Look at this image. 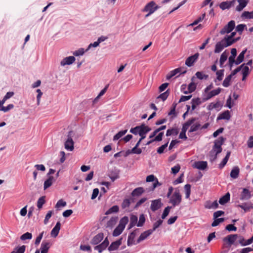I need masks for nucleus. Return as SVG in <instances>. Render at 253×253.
<instances>
[{
	"instance_id": "36",
	"label": "nucleus",
	"mask_w": 253,
	"mask_h": 253,
	"mask_svg": "<svg viewBox=\"0 0 253 253\" xmlns=\"http://www.w3.org/2000/svg\"><path fill=\"white\" fill-rule=\"evenodd\" d=\"M179 132V130L177 128H172L171 129H169L167 131L166 135L167 136H170L171 135H176Z\"/></svg>"
},
{
	"instance_id": "58",
	"label": "nucleus",
	"mask_w": 253,
	"mask_h": 253,
	"mask_svg": "<svg viewBox=\"0 0 253 253\" xmlns=\"http://www.w3.org/2000/svg\"><path fill=\"white\" fill-rule=\"evenodd\" d=\"M196 88V84L194 83H191L188 87V91L190 93L193 92Z\"/></svg>"
},
{
	"instance_id": "57",
	"label": "nucleus",
	"mask_w": 253,
	"mask_h": 253,
	"mask_svg": "<svg viewBox=\"0 0 253 253\" xmlns=\"http://www.w3.org/2000/svg\"><path fill=\"white\" fill-rule=\"evenodd\" d=\"M239 207H240L241 209L244 210L245 211H249L251 208H253V207L252 206H249L247 203L243 204L242 205H240L238 206Z\"/></svg>"
},
{
	"instance_id": "6",
	"label": "nucleus",
	"mask_w": 253,
	"mask_h": 253,
	"mask_svg": "<svg viewBox=\"0 0 253 253\" xmlns=\"http://www.w3.org/2000/svg\"><path fill=\"white\" fill-rule=\"evenodd\" d=\"M235 27V22L233 20L230 21L220 31L221 35L228 34L232 32Z\"/></svg>"
},
{
	"instance_id": "49",
	"label": "nucleus",
	"mask_w": 253,
	"mask_h": 253,
	"mask_svg": "<svg viewBox=\"0 0 253 253\" xmlns=\"http://www.w3.org/2000/svg\"><path fill=\"white\" fill-rule=\"evenodd\" d=\"M242 16L248 19H253V11L252 12L244 11Z\"/></svg>"
},
{
	"instance_id": "29",
	"label": "nucleus",
	"mask_w": 253,
	"mask_h": 253,
	"mask_svg": "<svg viewBox=\"0 0 253 253\" xmlns=\"http://www.w3.org/2000/svg\"><path fill=\"white\" fill-rule=\"evenodd\" d=\"M202 102H204L203 99L201 100L200 98H193L191 101L192 110H194L196 107L201 104Z\"/></svg>"
},
{
	"instance_id": "37",
	"label": "nucleus",
	"mask_w": 253,
	"mask_h": 253,
	"mask_svg": "<svg viewBox=\"0 0 253 253\" xmlns=\"http://www.w3.org/2000/svg\"><path fill=\"white\" fill-rule=\"evenodd\" d=\"M200 126L201 124L198 122H196L195 124H193V125L191 126L190 129L188 131V133L198 130L200 128Z\"/></svg>"
},
{
	"instance_id": "25",
	"label": "nucleus",
	"mask_w": 253,
	"mask_h": 253,
	"mask_svg": "<svg viewBox=\"0 0 253 253\" xmlns=\"http://www.w3.org/2000/svg\"><path fill=\"white\" fill-rule=\"evenodd\" d=\"M152 233L153 232H152V231L150 229L144 232L140 235L139 238L137 239V243H139L140 242L144 240L149 236H150L151 234H152Z\"/></svg>"
},
{
	"instance_id": "2",
	"label": "nucleus",
	"mask_w": 253,
	"mask_h": 253,
	"mask_svg": "<svg viewBox=\"0 0 253 253\" xmlns=\"http://www.w3.org/2000/svg\"><path fill=\"white\" fill-rule=\"evenodd\" d=\"M128 221V218L127 216L123 217L120 221L118 226L115 229L113 232V236L117 237L120 235L124 230L126 225Z\"/></svg>"
},
{
	"instance_id": "47",
	"label": "nucleus",
	"mask_w": 253,
	"mask_h": 253,
	"mask_svg": "<svg viewBox=\"0 0 253 253\" xmlns=\"http://www.w3.org/2000/svg\"><path fill=\"white\" fill-rule=\"evenodd\" d=\"M142 127V125L139 126H136L134 128H131L130 130V132L134 134H139V131L141 130Z\"/></svg>"
},
{
	"instance_id": "55",
	"label": "nucleus",
	"mask_w": 253,
	"mask_h": 253,
	"mask_svg": "<svg viewBox=\"0 0 253 253\" xmlns=\"http://www.w3.org/2000/svg\"><path fill=\"white\" fill-rule=\"evenodd\" d=\"M14 108V105L12 104H10L8 105L6 107H2L0 108V111H3L4 112H7L9 111L10 110L13 109Z\"/></svg>"
},
{
	"instance_id": "15",
	"label": "nucleus",
	"mask_w": 253,
	"mask_h": 253,
	"mask_svg": "<svg viewBox=\"0 0 253 253\" xmlns=\"http://www.w3.org/2000/svg\"><path fill=\"white\" fill-rule=\"evenodd\" d=\"M252 197L251 193L249 189L243 188L240 195V199L241 200H248Z\"/></svg>"
},
{
	"instance_id": "10",
	"label": "nucleus",
	"mask_w": 253,
	"mask_h": 253,
	"mask_svg": "<svg viewBox=\"0 0 253 253\" xmlns=\"http://www.w3.org/2000/svg\"><path fill=\"white\" fill-rule=\"evenodd\" d=\"M199 54L198 53H195L193 55L188 57L185 61V65L188 67L193 66L194 63L198 59Z\"/></svg>"
},
{
	"instance_id": "53",
	"label": "nucleus",
	"mask_w": 253,
	"mask_h": 253,
	"mask_svg": "<svg viewBox=\"0 0 253 253\" xmlns=\"http://www.w3.org/2000/svg\"><path fill=\"white\" fill-rule=\"evenodd\" d=\"M213 222L211 224V226L212 227H215L217 226L220 223H221L224 221V218H215L214 219Z\"/></svg>"
},
{
	"instance_id": "20",
	"label": "nucleus",
	"mask_w": 253,
	"mask_h": 253,
	"mask_svg": "<svg viewBox=\"0 0 253 253\" xmlns=\"http://www.w3.org/2000/svg\"><path fill=\"white\" fill-rule=\"evenodd\" d=\"M207 162L206 161H198L194 163V167L200 170H204L207 167Z\"/></svg>"
},
{
	"instance_id": "8",
	"label": "nucleus",
	"mask_w": 253,
	"mask_h": 253,
	"mask_svg": "<svg viewBox=\"0 0 253 253\" xmlns=\"http://www.w3.org/2000/svg\"><path fill=\"white\" fill-rule=\"evenodd\" d=\"M158 8V7L156 5L155 2L153 1H151L145 5L142 11L143 12H150V13H153Z\"/></svg>"
},
{
	"instance_id": "23",
	"label": "nucleus",
	"mask_w": 253,
	"mask_h": 253,
	"mask_svg": "<svg viewBox=\"0 0 253 253\" xmlns=\"http://www.w3.org/2000/svg\"><path fill=\"white\" fill-rule=\"evenodd\" d=\"M61 224L59 221L57 222L55 227L51 231V236L53 237H56L59 234Z\"/></svg>"
},
{
	"instance_id": "45",
	"label": "nucleus",
	"mask_w": 253,
	"mask_h": 253,
	"mask_svg": "<svg viewBox=\"0 0 253 253\" xmlns=\"http://www.w3.org/2000/svg\"><path fill=\"white\" fill-rule=\"evenodd\" d=\"M85 50L83 48H80L79 49L75 50L73 52V55L76 56H79L83 55L85 52Z\"/></svg>"
},
{
	"instance_id": "13",
	"label": "nucleus",
	"mask_w": 253,
	"mask_h": 253,
	"mask_svg": "<svg viewBox=\"0 0 253 253\" xmlns=\"http://www.w3.org/2000/svg\"><path fill=\"white\" fill-rule=\"evenodd\" d=\"M162 205L161 199L153 200L151 202V209L152 211H155L159 209Z\"/></svg>"
},
{
	"instance_id": "14",
	"label": "nucleus",
	"mask_w": 253,
	"mask_h": 253,
	"mask_svg": "<svg viewBox=\"0 0 253 253\" xmlns=\"http://www.w3.org/2000/svg\"><path fill=\"white\" fill-rule=\"evenodd\" d=\"M109 241L108 240L107 238H106L101 244L96 246L94 247V250H97L99 253H101L107 247V246L109 245Z\"/></svg>"
},
{
	"instance_id": "31",
	"label": "nucleus",
	"mask_w": 253,
	"mask_h": 253,
	"mask_svg": "<svg viewBox=\"0 0 253 253\" xmlns=\"http://www.w3.org/2000/svg\"><path fill=\"white\" fill-rule=\"evenodd\" d=\"M229 53L226 50L224 51L221 55L219 62L220 67H222L223 64L224 63L225 61L227 60Z\"/></svg>"
},
{
	"instance_id": "11",
	"label": "nucleus",
	"mask_w": 253,
	"mask_h": 253,
	"mask_svg": "<svg viewBox=\"0 0 253 253\" xmlns=\"http://www.w3.org/2000/svg\"><path fill=\"white\" fill-rule=\"evenodd\" d=\"M76 60L75 57L73 56L66 57L63 59L60 62L61 66H65V65H70L73 64Z\"/></svg>"
},
{
	"instance_id": "32",
	"label": "nucleus",
	"mask_w": 253,
	"mask_h": 253,
	"mask_svg": "<svg viewBox=\"0 0 253 253\" xmlns=\"http://www.w3.org/2000/svg\"><path fill=\"white\" fill-rule=\"evenodd\" d=\"M230 197L229 193H227L224 196L220 198L219 203L221 205H224L230 200Z\"/></svg>"
},
{
	"instance_id": "3",
	"label": "nucleus",
	"mask_w": 253,
	"mask_h": 253,
	"mask_svg": "<svg viewBox=\"0 0 253 253\" xmlns=\"http://www.w3.org/2000/svg\"><path fill=\"white\" fill-rule=\"evenodd\" d=\"M169 198V203L172 205V208L179 206L182 201V196L178 190H175Z\"/></svg>"
},
{
	"instance_id": "33",
	"label": "nucleus",
	"mask_w": 253,
	"mask_h": 253,
	"mask_svg": "<svg viewBox=\"0 0 253 253\" xmlns=\"http://www.w3.org/2000/svg\"><path fill=\"white\" fill-rule=\"evenodd\" d=\"M247 51V49L243 50L238 55L237 59L236 60V65H238L242 63L244 59L245 54Z\"/></svg>"
},
{
	"instance_id": "38",
	"label": "nucleus",
	"mask_w": 253,
	"mask_h": 253,
	"mask_svg": "<svg viewBox=\"0 0 253 253\" xmlns=\"http://www.w3.org/2000/svg\"><path fill=\"white\" fill-rule=\"evenodd\" d=\"M239 173V169L238 167H235L230 172V176L233 178H236L238 176Z\"/></svg>"
},
{
	"instance_id": "22",
	"label": "nucleus",
	"mask_w": 253,
	"mask_h": 253,
	"mask_svg": "<svg viewBox=\"0 0 253 253\" xmlns=\"http://www.w3.org/2000/svg\"><path fill=\"white\" fill-rule=\"evenodd\" d=\"M56 179L52 176H49L47 179H46L43 184V189L45 190L52 185L53 183L55 181Z\"/></svg>"
},
{
	"instance_id": "30",
	"label": "nucleus",
	"mask_w": 253,
	"mask_h": 253,
	"mask_svg": "<svg viewBox=\"0 0 253 253\" xmlns=\"http://www.w3.org/2000/svg\"><path fill=\"white\" fill-rule=\"evenodd\" d=\"M230 114L229 111H226L221 114L217 118L218 120H229L230 119Z\"/></svg>"
},
{
	"instance_id": "60",
	"label": "nucleus",
	"mask_w": 253,
	"mask_h": 253,
	"mask_svg": "<svg viewBox=\"0 0 253 253\" xmlns=\"http://www.w3.org/2000/svg\"><path fill=\"white\" fill-rule=\"evenodd\" d=\"M66 205V202L64 201L62 199L59 200L56 204L55 208H59L60 207H63Z\"/></svg>"
},
{
	"instance_id": "9",
	"label": "nucleus",
	"mask_w": 253,
	"mask_h": 253,
	"mask_svg": "<svg viewBox=\"0 0 253 253\" xmlns=\"http://www.w3.org/2000/svg\"><path fill=\"white\" fill-rule=\"evenodd\" d=\"M238 237V234H231L224 238L223 241L230 246L234 244L235 242L237 240Z\"/></svg>"
},
{
	"instance_id": "63",
	"label": "nucleus",
	"mask_w": 253,
	"mask_h": 253,
	"mask_svg": "<svg viewBox=\"0 0 253 253\" xmlns=\"http://www.w3.org/2000/svg\"><path fill=\"white\" fill-rule=\"evenodd\" d=\"M168 142L166 144L162 145L161 147L158 148L157 149V153L159 154H162L164 152V150L168 147Z\"/></svg>"
},
{
	"instance_id": "43",
	"label": "nucleus",
	"mask_w": 253,
	"mask_h": 253,
	"mask_svg": "<svg viewBox=\"0 0 253 253\" xmlns=\"http://www.w3.org/2000/svg\"><path fill=\"white\" fill-rule=\"evenodd\" d=\"M184 189L185 191V198L188 199L191 194V185L188 184H186L184 186Z\"/></svg>"
},
{
	"instance_id": "34",
	"label": "nucleus",
	"mask_w": 253,
	"mask_h": 253,
	"mask_svg": "<svg viewBox=\"0 0 253 253\" xmlns=\"http://www.w3.org/2000/svg\"><path fill=\"white\" fill-rule=\"evenodd\" d=\"M144 190L142 187H138L133 190L131 193L132 196H139L143 193Z\"/></svg>"
},
{
	"instance_id": "4",
	"label": "nucleus",
	"mask_w": 253,
	"mask_h": 253,
	"mask_svg": "<svg viewBox=\"0 0 253 253\" xmlns=\"http://www.w3.org/2000/svg\"><path fill=\"white\" fill-rule=\"evenodd\" d=\"M232 45V42L227 41L226 39L224 38L222 40L217 42L215 45L214 53L220 52L224 48Z\"/></svg>"
},
{
	"instance_id": "35",
	"label": "nucleus",
	"mask_w": 253,
	"mask_h": 253,
	"mask_svg": "<svg viewBox=\"0 0 253 253\" xmlns=\"http://www.w3.org/2000/svg\"><path fill=\"white\" fill-rule=\"evenodd\" d=\"M136 235V231L131 232L128 237L127 245L130 246L133 244L134 239Z\"/></svg>"
},
{
	"instance_id": "54",
	"label": "nucleus",
	"mask_w": 253,
	"mask_h": 253,
	"mask_svg": "<svg viewBox=\"0 0 253 253\" xmlns=\"http://www.w3.org/2000/svg\"><path fill=\"white\" fill-rule=\"evenodd\" d=\"M162 220H158L157 221L154 223L153 229L150 230L152 231V232H153L157 228H158L162 224Z\"/></svg>"
},
{
	"instance_id": "18",
	"label": "nucleus",
	"mask_w": 253,
	"mask_h": 253,
	"mask_svg": "<svg viewBox=\"0 0 253 253\" xmlns=\"http://www.w3.org/2000/svg\"><path fill=\"white\" fill-rule=\"evenodd\" d=\"M236 1L235 0H233L230 1H223L222 2L219 4L220 8L222 10H225L226 9H229L231 7V6L234 5Z\"/></svg>"
},
{
	"instance_id": "27",
	"label": "nucleus",
	"mask_w": 253,
	"mask_h": 253,
	"mask_svg": "<svg viewBox=\"0 0 253 253\" xmlns=\"http://www.w3.org/2000/svg\"><path fill=\"white\" fill-rule=\"evenodd\" d=\"M239 5L236 7L237 11H241L247 5L249 0H237Z\"/></svg>"
},
{
	"instance_id": "28",
	"label": "nucleus",
	"mask_w": 253,
	"mask_h": 253,
	"mask_svg": "<svg viewBox=\"0 0 253 253\" xmlns=\"http://www.w3.org/2000/svg\"><path fill=\"white\" fill-rule=\"evenodd\" d=\"M119 170L117 169H115L110 172L109 176L112 181H114L119 177Z\"/></svg>"
},
{
	"instance_id": "5",
	"label": "nucleus",
	"mask_w": 253,
	"mask_h": 253,
	"mask_svg": "<svg viewBox=\"0 0 253 253\" xmlns=\"http://www.w3.org/2000/svg\"><path fill=\"white\" fill-rule=\"evenodd\" d=\"M74 134L73 131H70L67 134V138L64 142L65 149L69 151H72L74 149V142L72 137Z\"/></svg>"
},
{
	"instance_id": "59",
	"label": "nucleus",
	"mask_w": 253,
	"mask_h": 253,
	"mask_svg": "<svg viewBox=\"0 0 253 253\" xmlns=\"http://www.w3.org/2000/svg\"><path fill=\"white\" fill-rule=\"evenodd\" d=\"M53 213V211H49L47 214L45 215L44 220V224H46L48 222V220L49 218L51 217L52 214Z\"/></svg>"
},
{
	"instance_id": "12",
	"label": "nucleus",
	"mask_w": 253,
	"mask_h": 253,
	"mask_svg": "<svg viewBox=\"0 0 253 253\" xmlns=\"http://www.w3.org/2000/svg\"><path fill=\"white\" fill-rule=\"evenodd\" d=\"M221 88H218L216 89H214L211 90V91L208 93L207 96L204 98H203V101L205 102L208 100L210 99L211 97L218 95L221 91Z\"/></svg>"
},
{
	"instance_id": "19",
	"label": "nucleus",
	"mask_w": 253,
	"mask_h": 253,
	"mask_svg": "<svg viewBox=\"0 0 253 253\" xmlns=\"http://www.w3.org/2000/svg\"><path fill=\"white\" fill-rule=\"evenodd\" d=\"M104 235L103 233H99L95 235L91 240L90 243L92 245H97L103 239Z\"/></svg>"
},
{
	"instance_id": "16",
	"label": "nucleus",
	"mask_w": 253,
	"mask_h": 253,
	"mask_svg": "<svg viewBox=\"0 0 253 253\" xmlns=\"http://www.w3.org/2000/svg\"><path fill=\"white\" fill-rule=\"evenodd\" d=\"M151 130V128L148 126H145V125H142V127L141 130L139 131V135L141 136L140 140H142L146 137V134L147 132Z\"/></svg>"
},
{
	"instance_id": "48",
	"label": "nucleus",
	"mask_w": 253,
	"mask_h": 253,
	"mask_svg": "<svg viewBox=\"0 0 253 253\" xmlns=\"http://www.w3.org/2000/svg\"><path fill=\"white\" fill-rule=\"evenodd\" d=\"M220 106V104L219 102H217L216 103H211L208 106V109L209 110H211L213 109L218 108Z\"/></svg>"
},
{
	"instance_id": "26",
	"label": "nucleus",
	"mask_w": 253,
	"mask_h": 253,
	"mask_svg": "<svg viewBox=\"0 0 253 253\" xmlns=\"http://www.w3.org/2000/svg\"><path fill=\"white\" fill-rule=\"evenodd\" d=\"M122 241L121 239H120L119 240H117L115 242H114L111 243L110 246L108 248V250L109 251H113L116 250L118 249L119 246L121 245Z\"/></svg>"
},
{
	"instance_id": "56",
	"label": "nucleus",
	"mask_w": 253,
	"mask_h": 253,
	"mask_svg": "<svg viewBox=\"0 0 253 253\" xmlns=\"http://www.w3.org/2000/svg\"><path fill=\"white\" fill-rule=\"evenodd\" d=\"M216 74L217 75V80H218L219 81H220L222 80L224 75V70H218L216 72Z\"/></svg>"
},
{
	"instance_id": "1",
	"label": "nucleus",
	"mask_w": 253,
	"mask_h": 253,
	"mask_svg": "<svg viewBox=\"0 0 253 253\" xmlns=\"http://www.w3.org/2000/svg\"><path fill=\"white\" fill-rule=\"evenodd\" d=\"M225 139L220 137L214 142V145L211 151L210 160L212 161L216 159V156L222 151L221 146L224 143Z\"/></svg>"
},
{
	"instance_id": "62",
	"label": "nucleus",
	"mask_w": 253,
	"mask_h": 253,
	"mask_svg": "<svg viewBox=\"0 0 253 253\" xmlns=\"http://www.w3.org/2000/svg\"><path fill=\"white\" fill-rule=\"evenodd\" d=\"M196 76L198 79L200 80H202L204 79H206L208 77V75H206L201 72H197L196 73Z\"/></svg>"
},
{
	"instance_id": "51",
	"label": "nucleus",
	"mask_w": 253,
	"mask_h": 253,
	"mask_svg": "<svg viewBox=\"0 0 253 253\" xmlns=\"http://www.w3.org/2000/svg\"><path fill=\"white\" fill-rule=\"evenodd\" d=\"M172 208V207H170V206H168L167 207H166L164 211H163V213L162 215V219H165L169 214V211H170V210Z\"/></svg>"
},
{
	"instance_id": "7",
	"label": "nucleus",
	"mask_w": 253,
	"mask_h": 253,
	"mask_svg": "<svg viewBox=\"0 0 253 253\" xmlns=\"http://www.w3.org/2000/svg\"><path fill=\"white\" fill-rule=\"evenodd\" d=\"M187 72L186 69L184 67H180L171 71L166 76L167 80H169L172 77L176 75L177 74H184Z\"/></svg>"
},
{
	"instance_id": "52",
	"label": "nucleus",
	"mask_w": 253,
	"mask_h": 253,
	"mask_svg": "<svg viewBox=\"0 0 253 253\" xmlns=\"http://www.w3.org/2000/svg\"><path fill=\"white\" fill-rule=\"evenodd\" d=\"M32 238V234L29 232H26V233H24L20 237V239L21 240L24 241L27 239H31Z\"/></svg>"
},
{
	"instance_id": "40",
	"label": "nucleus",
	"mask_w": 253,
	"mask_h": 253,
	"mask_svg": "<svg viewBox=\"0 0 253 253\" xmlns=\"http://www.w3.org/2000/svg\"><path fill=\"white\" fill-rule=\"evenodd\" d=\"M127 131V129L122 130L117 133L113 137V140L116 141L124 135Z\"/></svg>"
},
{
	"instance_id": "64",
	"label": "nucleus",
	"mask_w": 253,
	"mask_h": 253,
	"mask_svg": "<svg viewBox=\"0 0 253 253\" xmlns=\"http://www.w3.org/2000/svg\"><path fill=\"white\" fill-rule=\"evenodd\" d=\"M168 96H169V93H168V91L167 90L166 92L161 94L158 96V98H161L162 100L165 101V100L167 99V98H168Z\"/></svg>"
},
{
	"instance_id": "46",
	"label": "nucleus",
	"mask_w": 253,
	"mask_h": 253,
	"mask_svg": "<svg viewBox=\"0 0 253 253\" xmlns=\"http://www.w3.org/2000/svg\"><path fill=\"white\" fill-rule=\"evenodd\" d=\"M119 211V207L117 206H114L110 208L105 213L106 214H109L112 213L117 212Z\"/></svg>"
},
{
	"instance_id": "17",
	"label": "nucleus",
	"mask_w": 253,
	"mask_h": 253,
	"mask_svg": "<svg viewBox=\"0 0 253 253\" xmlns=\"http://www.w3.org/2000/svg\"><path fill=\"white\" fill-rule=\"evenodd\" d=\"M218 207V204L216 200L211 202V201H207L205 203V207L208 209H215Z\"/></svg>"
},
{
	"instance_id": "41",
	"label": "nucleus",
	"mask_w": 253,
	"mask_h": 253,
	"mask_svg": "<svg viewBox=\"0 0 253 253\" xmlns=\"http://www.w3.org/2000/svg\"><path fill=\"white\" fill-rule=\"evenodd\" d=\"M26 246L23 245L20 247L15 248L11 253H24Z\"/></svg>"
},
{
	"instance_id": "39",
	"label": "nucleus",
	"mask_w": 253,
	"mask_h": 253,
	"mask_svg": "<svg viewBox=\"0 0 253 253\" xmlns=\"http://www.w3.org/2000/svg\"><path fill=\"white\" fill-rule=\"evenodd\" d=\"M236 35V32H232L230 35L226 36L224 38L226 39L227 41L232 42V44L234 43L235 42H236L238 40V39H234L233 38Z\"/></svg>"
},
{
	"instance_id": "44",
	"label": "nucleus",
	"mask_w": 253,
	"mask_h": 253,
	"mask_svg": "<svg viewBox=\"0 0 253 253\" xmlns=\"http://www.w3.org/2000/svg\"><path fill=\"white\" fill-rule=\"evenodd\" d=\"M45 197L44 196H42L40 197L37 202V207L39 210H40L42 207L43 205L45 203Z\"/></svg>"
},
{
	"instance_id": "61",
	"label": "nucleus",
	"mask_w": 253,
	"mask_h": 253,
	"mask_svg": "<svg viewBox=\"0 0 253 253\" xmlns=\"http://www.w3.org/2000/svg\"><path fill=\"white\" fill-rule=\"evenodd\" d=\"M145 218L144 215L143 214L140 215L139 219V221L137 224V226L138 227L142 226L144 223L145 222Z\"/></svg>"
},
{
	"instance_id": "50",
	"label": "nucleus",
	"mask_w": 253,
	"mask_h": 253,
	"mask_svg": "<svg viewBox=\"0 0 253 253\" xmlns=\"http://www.w3.org/2000/svg\"><path fill=\"white\" fill-rule=\"evenodd\" d=\"M231 78H232L231 76L229 75L224 79V80L223 81V84H222L223 85L224 87H227L230 85V83Z\"/></svg>"
},
{
	"instance_id": "42",
	"label": "nucleus",
	"mask_w": 253,
	"mask_h": 253,
	"mask_svg": "<svg viewBox=\"0 0 253 253\" xmlns=\"http://www.w3.org/2000/svg\"><path fill=\"white\" fill-rule=\"evenodd\" d=\"M137 217L134 215H131L130 216V222L129 224V228H132L134 226L137 222Z\"/></svg>"
},
{
	"instance_id": "21",
	"label": "nucleus",
	"mask_w": 253,
	"mask_h": 253,
	"mask_svg": "<svg viewBox=\"0 0 253 253\" xmlns=\"http://www.w3.org/2000/svg\"><path fill=\"white\" fill-rule=\"evenodd\" d=\"M50 246L51 244L50 242L48 241H43L41 246V253H47Z\"/></svg>"
},
{
	"instance_id": "24",
	"label": "nucleus",
	"mask_w": 253,
	"mask_h": 253,
	"mask_svg": "<svg viewBox=\"0 0 253 253\" xmlns=\"http://www.w3.org/2000/svg\"><path fill=\"white\" fill-rule=\"evenodd\" d=\"M196 120V118H193L187 121L185 123L183 124L181 131L186 133L189 127L194 123Z\"/></svg>"
}]
</instances>
